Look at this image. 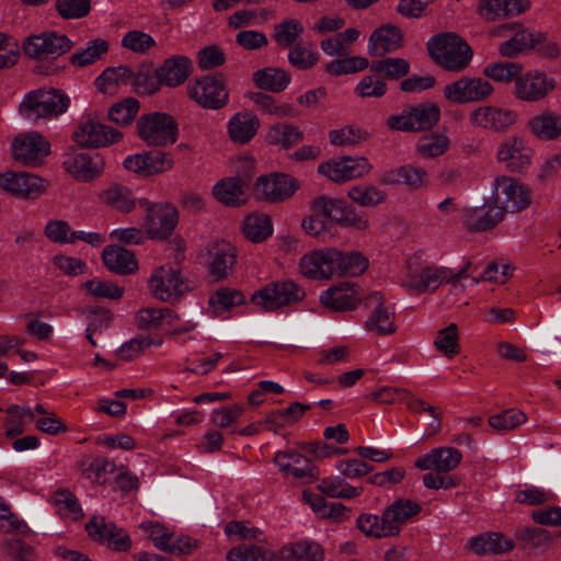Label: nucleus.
<instances>
[{
    "label": "nucleus",
    "instance_id": "nucleus-28",
    "mask_svg": "<svg viewBox=\"0 0 561 561\" xmlns=\"http://www.w3.org/2000/svg\"><path fill=\"white\" fill-rule=\"evenodd\" d=\"M533 151L527 147L523 138L511 136L505 138L499 146L496 157L507 169L522 171L531 161Z\"/></svg>",
    "mask_w": 561,
    "mask_h": 561
},
{
    "label": "nucleus",
    "instance_id": "nucleus-56",
    "mask_svg": "<svg viewBox=\"0 0 561 561\" xmlns=\"http://www.w3.org/2000/svg\"><path fill=\"white\" fill-rule=\"evenodd\" d=\"M81 289L87 296L95 299L118 300L125 293L124 287L118 284L99 277L82 283Z\"/></svg>",
    "mask_w": 561,
    "mask_h": 561
},
{
    "label": "nucleus",
    "instance_id": "nucleus-4",
    "mask_svg": "<svg viewBox=\"0 0 561 561\" xmlns=\"http://www.w3.org/2000/svg\"><path fill=\"white\" fill-rule=\"evenodd\" d=\"M427 49L436 65L451 72L463 71L473 58L470 45L454 32H445L431 37Z\"/></svg>",
    "mask_w": 561,
    "mask_h": 561
},
{
    "label": "nucleus",
    "instance_id": "nucleus-18",
    "mask_svg": "<svg viewBox=\"0 0 561 561\" xmlns=\"http://www.w3.org/2000/svg\"><path fill=\"white\" fill-rule=\"evenodd\" d=\"M186 92L193 102L207 110L222 108L229 101V90L225 81L215 76L190 81Z\"/></svg>",
    "mask_w": 561,
    "mask_h": 561
},
{
    "label": "nucleus",
    "instance_id": "nucleus-2",
    "mask_svg": "<svg viewBox=\"0 0 561 561\" xmlns=\"http://www.w3.org/2000/svg\"><path fill=\"white\" fill-rule=\"evenodd\" d=\"M466 267L455 272L444 265L432 264L423 252L410 255L399 285L410 295L434 294L443 284L456 283L463 277Z\"/></svg>",
    "mask_w": 561,
    "mask_h": 561
},
{
    "label": "nucleus",
    "instance_id": "nucleus-44",
    "mask_svg": "<svg viewBox=\"0 0 561 561\" xmlns=\"http://www.w3.org/2000/svg\"><path fill=\"white\" fill-rule=\"evenodd\" d=\"M131 77L133 71L127 66L108 67L96 77L94 84L100 93L115 95Z\"/></svg>",
    "mask_w": 561,
    "mask_h": 561
},
{
    "label": "nucleus",
    "instance_id": "nucleus-16",
    "mask_svg": "<svg viewBox=\"0 0 561 561\" xmlns=\"http://www.w3.org/2000/svg\"><path fill=\"white\" fill-rule=\"evenodd\" d=\"M365 307L368 314L365 320V329L376 335L387 336L397 331L396 310L385 294L379 290L367 293Z\"/></svg>",
    "mask_w": 561,
    "mask_h": 561
},
{
    "label": "nucleus",
    "instance_id": "nucleus-60",
    "mask_svg": "<svg viewBox=\"0 0 561 561\" xmlns=\"http://www.w3.org/2000/svg\"><path fill=\"white\" fill-rule=\"evenodd\" d=\"M50 503L54 505L56 512L65 519L76 520L81 516V506L69 490L61 489L53 493Z\"/></svg>",
    "mask_w": 561,
    "mask_h": 561
},
{
    "label": "nucleus",
    "instance_id": "nucleus-13",
    "mask_svg": "<svg viewBox=\"0 0 561 561\" xmlns=\"http://www.w3.org/2000/svg\"><path fill=\"white\" fill-rule=\"evenodd\" d=\"M557 88L556 78L545 70L531 68L522 70L516 78L513 95L526 103H537L545 100Z\"/></svg>",
    "mask_w": 561,
    "mask_h": 561
},
{
    "label": "nucleus",
    "instance_id": "nucleus-57",
    "mask_svg": "<svg viewBox=\"0 0 561 561\" xmlns=\"http://www.w3.org/2000/svg\"><path fill=\"white\" fill-rule=\"evenodd\" d=\"M489 425L500 434L515 431L527 422V415L518 409H507L489 417Z\"/></svg>",
    "mask_w": 561,
    "mask_h": 561
},
{
    "label": "nucleus",
    "instance_id": "nucleus-33",
    "mask_svg": "<svg viewBox=\"0 0 561 561\" xmlns=\"http://www.w3.org/2000/svg\"><path fill=\"white\" fill-rule=\"evenodd\" d=\"M274 465L283 477L305 478L312 474V462L300 453L287 449L279 450L274 456Z\"/></svg>",
    "mask_w": 561,
    "mask_h": 561
},
{
    "label": "nucleus",
    "instance_id": "nucleus-61",
    "mask_svg": "<svg viewBox=\"0 0 561 561\" xmlns=\"http://www.w3.org/2000/svg\"><path fill=\"white\" fill-rule=\"evenodd\" d=\"M121 45L124 49L134 54L147 55L157 46V42L144 31L130 30L123 35Z\"/></svg>",
    "mask_w": 561,
    "mask_h": 561
},
{
    "label": "nucleus",
    "instance_id": "nucleus-30",
    "mask_svg": "<svg viewBox=\"0 0 561 561\" xmlns=\"http://www.w3.org/2000/svg\"><path fill=\"white\" fill-rule=\"evenodd\" d=\"M157 69L163 85L176 88L183 84L191 76L193 64L187 56L174 55L167 58Z\"/></svg>",
    "mask_w": 561,
    "mask_h": 561
},
{
    "label": "nucleus",
    "instance_id": "nucleus-11",
    "mask_svg": "<svg viewBox=\"0 0 561 561\" xmlns=\"http://www.w3.org/2000/svg\"><path fill=\"white\" fill-rule=\"evenodd\" d=\"M73 141L82 148H105L119 144L124 134L95 116H83L72 134Z\"/></svg>",
    "mask_w": 561,
    "mask_h": 561
},
{
    "label": "nucleus",
    "instance_id": "nucleus-64",
    "mask_svg": "<svg viewBox=\"0 0 561 561\" xmlns=\"http://www.w3.org/2000/svg\"><path fill=\"white\" fill-rule=\"evenodd\" d=\"M388 87L382 77L376 73L364 76L355 85L354 93L362 99L382 98L387 93Z\"/></svg>",
    "mask_w": 561,
    "mask_h": 561
},
{
    "label": "nucleus",
    "instance_id": "nucleus-37",
    "mask_svg": "<svg viewBox=\"0 0 561 561\" xmlns=\"http://www.w3.org/2000/svg\"><path fill=\"white\" fill-rule=\"evenodd\" d=\"M105 267L118 275H130L138 271L139 265L135 254L124 248L107 245L102 252Z\"/></svg>",
    "mask_w": 561,
    "mask_h": 561
},
{
    "label": "nucleus",
    "instance_id": "nucleus-24",
    "mask_svg": "<svg viewBox=\"0 0 561 561\" xmlns=\"http://www.w3.org/2000/svg\"><path fill=\"white\" fill-rule=\"evenodd\" d=\"M62 168L77 182L90 183L105 171V160L100 153L69 150L65 153Z\"/></svg>",
    "mask_w": 561,
    "mask_h": 561
},
{
    "label": "nucleus",
    "instance_id": "nucleus-35",
    "mask_svg": "<svg viewBox=\"0 0 561 561\" xmlns=\"http://www.w3.org/2000/svg\"><path fill=\"white\" fill-rule=\"evenodd\" d=\"M381 182L385 184L401 183L413 191L424 188L428 183V172L416 164L407 163L398 167L396 171L383 174Z\"/></svg>",
    "mask_w": 561,
    "mask_h": 561
},
{
    "label": "nucleus",
    "instance_id": "nucleus-31",
    "mask_svg": "<svg viewBox=\"0 0 561 561\" xmlns=\"http://www.w3.org/2000/svg\"><path fill=\"white\" fill-rule=\"evenodd\" d=\"M403 35L401 30L392 24H385L373 32L369 37L367 50L373 56H383L402 46Z\"/></svg>",
    "mask_w": 561,
    "mask_h": 561
},
{
    "label": "nucleus",
    "instance_id": "nucleus-10",
    "mask_svg": "<svg viewBox=\"0 0 561 561\" xmlns=\"http://www.w3.org/2000/svg\"><path fill=\"white\" fill-rule=\"evenodd\" d=\"M493 84L484 78L461 76L443 88V98L453 105L479 103L493 95Z\"/></svg>",
    "mask_w": 561,
    "mask_h": 561
},
{
    "label": "nucleus",
    "instance_id": "nucleus-58",
    "mask_svg": "<svg viewBox=\"0 0 561 561\" xmlns=\"http://www.w3.org/2000/svg\"><path fill=\"white\" fill-rule=\"evenodd\" d=\"M227 561H276V552L263 546H238L226 554Z\"/></svg>",
    "mask_w": 561,
    "mask_h": 561
},
{
    "label": "nucleus",
    "instance_id": "nucleus-23",
    "mask_svg": "<svg viewBox=\"0 0 561 561\" xmlns=\"http://www.w3.org/2000/svg\"><path fill=\"white\" fill-rule=\"evenodd\" d=\"M73 43L65 34L56 32H44L30 35L23 43L24 54L38 60L56 59L69 51Z\"/></svg>",
    "mask_w": 561,
    "mask_h": 561
},
{
    "label": "nucleus",
    "instance_id": "nucleus-3",
    "mask_svg": "<svg viewBox=\"0 0 561 561\" xmlns=\"http://www.w3.org/2000/svg\"><path fill=\"white\" fill-rule=\"evenodd\" d=\"M147 288L153 299L173 305L193 291L194 287L179 264L167 262L151 271Z\"/></svg>",
    "mask_w": 561,
    "mask_h": 561
},
{
    "label": "nucleus",
    "instance_id": "nucleus-15",
    "mask_svg": "<svg viewBox=\"0 0 561 561\" xmlns=\"http://www.w3.org/2000/svg\"><path fill=\"white\" fill-rule=\"evenodd\" d=\"M492 34L508 37L499 46L500 54L507 58L528 53L543 41V32L531 31L517 23L503 24L494 28Z\"/></svg>",
    "mask_w": 561,
    "mask_h": 561
},
{
    "label": "nucleus",
    "instance_id": "nucleus-1",
    "mask_svg": "<svg viewBox=\"0 0 561 561\" xmlns=\"http://www.w3.org/2000/svg\"><path fill=\"white\" fill-rule=\"evenodd\" d=\"M368 266L369 260L363 253L333 247L310 251L300 257L298 264L300 274L312 280L360 276Z\"/></svg>",
    "mask_w": 561,
    "mask_h": 561
},
{
    "label": "nucleus",
    "instance_id": "nucleus-55",
    "mask_svg": "<svg viewBox=\"0 0 561 561\" xmlns=\"http://www.w3.org/2000/svg\"><path fill=\"white\" fill-rule=\"evenodd\" d=\"M450 140L446 133L435 131L422 137L415 145V152L424 159L443 156L449 148Z\"/></svg>",
    "mask_w": 561,
    "mask_h": 561
},
{
    "label": "nucleus",
    "instance_id": "nucleus-53",
    "mask_svg": "<svg viewBox=\"0 0 561 561\" xmlns=\"http://www.w3.org/2000/svg\"><path fill=\"white\" fill-rule=\"evenodd\" d=\"M356 527L368 538L381 539L393 537L391 527L388 526L383 513L381 515L371 513L359 514L356 518Z\"/></svg>",
    "mask_w": 561,
    "mask_h": 561
},
{
    "label": "nucleus",
    "instance_id": "nucleus-51",
    "mask_svg": "<svg viewBox=\"0 0 561 561\" xmlns=\"http://www.w3.org/2000/svg\"><path fill=\"white\" fill-rule=\"evenodd\" d=\"M248 98L265 115L277 118H288L297 115L290 103H277L274 98L262 92H251Z\"/></svg>",
    "mask_w": 561,
    "mask_h": 561
},
{
    "label": "nucleus",
    "instance_id": "nucleus-47",
    "mask_svg": "<svg viewBox=\"0 0 561 561\" xmlns=\"http://www.w3.org/2000/svg\"><path fill=\"white\" fill-rule=\"evenodd\" d=\"M318 490L332 499L352 500L363 494L362 485H352L343 476L323 478L317 485Z\"/></svg>",
    "mask_w": 561,
    "mask_h": 561
},
{
    "label": "nucleus",
    "instance_id": "nucleus-49",
    "mask_svg": "<svg viewBox=\"0 0 561 561\" xmlns=\"http://www.w3.org/2000/svg\"><path fill=\"white\" fill-rule=\"evenodd\" d=\"M330 219L334 220L342 227L352 228L357 231H365L370 227L369 217L343 199Z\"/></svg>",
    "mask_w": 561,
    "mask_h": 561
},
{
    "label": "nucleus",
    "instance_id": "nucleus-50",
    "mask_svg": "<svg viewBox=\"0 0 561 561\" xmlns=\"http://www.w3.org/2000/svg\"><path fill=\"white\" fill-rule=\"evenodd\" d=\"M140 111V102L127 96L114 104L107 110V119L118 127L130 126Z\"/></svg>",
    "mask_w": 561,
    "mask_h": 561
},
{
    "label": "nucleus",
    "instance_id": "nucleus-42",
    "mask_svg": "<svg viewBox=\"0 0 561 561\" xmlns=\"http://www.w3.org/2000/svg\"><path fill=\"white\" fill-rule=\"evenodd\" d=\"M245 295L236 289L224 287L214 291L208 298V310L214 317H222L231 309L244 305Z\"/></svg>",
    "mask_w": 561,
    "mask_h": 561
},
{
    "label": "nucleus",
    "instance_id": "nucleus-32",
    "mask_svg": "<svg viewBox=\"0 0 561 561\" xmlns=\"http://www.w3.org/2000/svg\"><path fill=\"white\" fill-rule=\"evenodd\" d=\"M322 547L312 540H296L282 546L276 552V561H323Z\"/></svg>",
    "mask_w": 561,
    "mask_h": 561
},
{
    "label": "nucleus",
    "instance_id": "nucleus-54",
    "mask_svg": "<svg viewBox=\"0 0 561 561\" xmlns=\"http://www.w3.org/2000/svg\"><path fill=\"white\" fill-rule=\"evenodd\" d=\"M523 70V66L515 61H493L482 69V75L488 81L500 84L516 82V78Z\"/></svg>",
    "mask_w": 561,
    "mask_h": 561
},
{
    "label": "nucleus",
    "instance_id": "nucleus-43",
    "mask_svg": "<svg viewBox=\"0 0 561 561\" xmlns=\"http://www.w3.org/2000/svg\"><path fill=\"white\" fill-rule=\"evenodd\" d=\"M252 81L260 90L279 93L290 84V76L277 67H265L252 73Z\"/></svg>",
    "mask_w": 561,
    "mask_h": 561
},
{
    "label": "nucleus",
    "instance_id": "nucleus-62",
    "mask_svg": "<svg viewBox=\"0 0 561 561\" xmlns=\"http://www.w3.org/2000/svg\"><path fill=\"white\" fill-rule=\"evenodd\" d=\"M5 434L8 437L20 435L25 425L34 421V412L30 405H12L8 409Z\"/></svg>",
    "mask_w": 561,
    "mask_h": 561
},
{
    "label": "nucleus",
    "instance_id": "nucleus-7",
    "mask_svg": "<svg viewBox=\"0 0 561 561\" xmlns=\"http://www.w3.org/2000/svg\"><path fill=\"white\" fill-rule=\"evenodd\" d=\"M504 216L519 214L529 208L533 203L531 188L524 182L510 176H495L489 187Z\"/></svg>",
    "mask_w": 561,
    "mask_h": 561
},
{
    "label": "nucleus",
    "instance_id": "nucleus-20",
    "mask_svg": "<svg viewBox=\"0 0 561 561\" xmlns=\"http://www.w3.org/2000/svg\"><path fill=\"white\" fill-rule=\"evenodd\" d=\"M366 297L367 293L360 284L342 280L321 291L319 300L330 310L350 312L365 304Z\"/></svg>",
    "mask_w": 561,
    "mask_h": 561
},
{
    "label": "nucleus",
    "instance_id": "nucleus-25",
    "mask_svg": "<svg viewBox=\"0 0 561 561\" xmlns=\"http://www.w3.org/2000/svg\"><path fill=\"white\" fill-rule=\"evenodd\" d=\"M462 219L468 230L486 231L504 221L505 216L489 192V194L483 197L481 205L466 207L462 210Z\"/></svg>",
    "mask_w": 561,
    "mask_h": 561
},
{
    "label": "nucleus",
    "instance_id": "nucleus-39",
    "mask_svg": "<svg viewBox=\"0 0 561 561\" xmlns=\"http://www.w3.org/2000/svg\"><path fill=\"white\" fill-rule=\"evenodd\" d=\"M240 229L244 238L253 243L267 240L274 231L271 217L267 214L256 211L243 217Z\"/></svg>",
    "mask_w": 561,
    "mask_h": 561
},
{
    "label": "nucleus",
    "instance_id": "nucleus-59",
    "mask_svg": "<svg viewBox=\"0 0 561 561\" xmlns=\"http://www.w3.org/2000/svg\"><path fill=\"white\" fill-rule=\"evenodd\" d=\"M435 348L446 358H454L460 353L459 332L456 324L439 330L433 342Z\"/></svg>",
    "mask_w": 561,
    "mask_h": 561
},
{
    "label": "nucleus",
    "instance_id": "nucleus-17",
    "mask_svg": "<svg viewBox=\"0 0 561 561\" xmlns=\"http://www.w3.org/2000/svg\"><path fill=\"white\" fill-rule=\"evenodd\" d=\"M139 528L158 550L170 554H191L197 548V540L190 536L175 535L159 522H144Z\"/></svg>",
    "mask_w": 561,
    "mask_h": 561
},
{
    "label": "nucleus",
    "instance_id": "nucleus-34",
    "mask_svg": "<svg viewBox=\"0 0 561 561\" xmlns=\"http://www.w3.org/2000/svg\"><path fill=\"white\" fill-rule=\"evenodd\" d=\"M211 195L227 207H239L247 202L245 184L238 176L225 178L213 185Z\"/></svg>",
    "mask_w": 561,
    "mask_h": 561
},
{
    "label": "nucleus",
    "instance_id": "nucleus-52",
    "mask_svg": "<svg viewBox=\"0 0 561 561\" xmlns=\"http://www.w3.org/2000/svg\"><path fill=\"white\" fill-rule=\"evenodd\" d=\"M346 196L362 207H376L387 202V193L373 184H356L351 186Z\"/></svg>",
    "mask_w": 561,
    "mask_h": 561
},
{
    "label": "nucleus",
    "instance_id": "nucleus-22",
    "mask_svg": "<svg viewBox=\"0 0 561 561\" xmlns=\"http://www.w3.org/2000/svg\"><path fill=\"white\" fill-rule=\"evenodd\" d=\"M47 182L41 176L24 172L4 170L0 172V192L19 199H35L43 195Z\"/></svg>",
    "mask_w": 561,
    "mask_h": 561
},
{
    "label": "nucleus",
    "instance_id": "nucleus-19",
    "mask_svg": "<svg viewBox=\"0 0 561 561\" xmlns=\"http://www.w3.org/2000/svg\"><path fill=\"white\" fill-rule=\"evenodd\" d=\"M516 111L495 104H481L468 113V123L474 129L504 133L516 124Z\"/></svg>",
    "mask_w": 561,
    "mask_h": 561
},
{
    "label": "nucleus",
    "instance_id": "nucleus-14",
    "mask_svg": "<svg viewBox=\"0 0 561 561\" xmlns=\"http://www.w3.org/2000/svg\"><path fill=\"white\" fill-rule=\"evenodd\" d=\"M10 152L18 163L36 168L41 167L51 152L50 142L37 131L16 135L10 146Z\"/></svg>",
    "mask_w": 561,
    "mask_h": 561
},
{
    "label": "nucleus",
    "instance_id": "nucleus-48",
    "mask_svg": "<svg viewBox=\"0 0 561 561\" xmlns=\"http://www.w3.org/2000/svg\"><path fill=\"white\" fill-rule=\"evenodd\" d=\"M99 198L104 205L121 213H130L136 206L131 191L121 184H112L104 188Z\"/></svg>",
    "mask_w": 561,
    "mask_h": 561
},
{
    "label": "nucleus",
    "instance_id": "nucleus-5",
    "mask_svg": "<svg viewBox=\"0 0 561 561\" xmlns=\"http://www.w3.org/2000/svg\"><path fill=\"white\" fill-rule=\"evenodd\" d=\"M135 133L145 146L163 148L178 141L179 124L170 113L153 111L138 117Z\"/></svg>",
    "mask_w": 561,
    "mask_h": 561
},
{
    "label": "nucleus",
    "instance_id": "nucleus-63",
    "mask_svg": "<svg viewBox=\"0 0 561 561\" xmlns=\"http://www.w3.org/2000/svg\"><path fill=\"white\" fill-rule=\"evenodd\" d=\"M108 50V43L103 38L91 41L83 49L75 53L70 61L75 66L84 67L102 59Z\"/></svg>",
    "mask_w": 561,
    "mask_h": 561
},
{
    "label": "nucleus",
    "instance_id": "nucleus-21",
    "mask_svg": "<svg viewBox=\"0 0 561 561\" xmlns=\"http://www.w3.org/2000/svg\"><path fill=\"white\" fill-rule=\"evenodd\" d=\"M300 188L299 181L287 173L273 172L259 176L253 185L255 196L267 203H282Z\"/></svg>",
    "mask_w": 561,
    "mask_h": 561
},
{
    "label": "nucleus",
    "instance_id": "nucleus-6",
    "mask_svg": "<svg viewBox=\"0 0 561 561\" xmlns=\"http://www.w3.org/2000/svg\"><path fill=\"white\" fill-rule=\"evenodd\" d=\"M70 104V99L55 89H36L27 92L19 105L20 116L35 123L64 114Z\"/></svg>",
    "mask_w": 561,
    "mask_h": 561
},
{
    "label": "nucleus",
    "instance_id": "nucleus-46",
    "mask_svg": "<svg viewBox=\"0 0 561 561\" xmlns=\"http://www.w3.org/2000/svg\"><path fill=\"white\" fill-rule=\"evenodd\" d=\"M236 264V248L227 241L214 244V255L209 263V272L216 279L228 276Z\"/></svg>",
    "mask_w": 561,
    "mask_h": 561
},
{
    "label": "nucleus",
    "instance_id": "nucleus-29",
    "mask_svg": "<svg viewBox=\"0 0 561 561\" xmlns=\"http://www.w3.org/2000/svg\"><path fill=\"white\" fill-rule=\"evenodd\" d=\"M261 127L260 118L252 111L234 113L227 123L229 139L237 145H247L257 135Z\"/></svg>",
    "mask_w": 561,
    "mask_h": 561
},
{
    "label": "nucleus",
    "instance_id": "nucleus-36",
    "mask_svg": "<svg viewBox=\"0 0 561 561\" xmlns=\"http://www.w3.org/2000/svg\"><path fill=\"white\" fill-rule=\"evenodd\" d=\"M527 127L539 140H556L561 137V114L550 110L541 111L528 121Z\"/></svg>",
    "mask_w": 561,
    "mask_h": 561
},
{
    "label": "nucleus",
    "instance_id": "nucleus-8",
    "mask_svg": "<svg viewBox=\"0 0 561 561\" xmlns=\"http://www.w3.org/2000/svg\"><path fill=\"white\" fill-rule=\"evenodd\" d=\"M306 293L302 287L290 279L277 280L254 291L251 304L260 311H276L304 300Z\"/></svg>",
    "mask_w": 561,
    "mask_h": 561
},
{
    "label": "nucleus",
    "instance_id": "nucleus-38",
    "mask_svg": "<svg viewBox=\"0 0 561 561\" xmlns=\"http://www.w3.org/2000/svg\"><path fill=\"white\" fill-rule=\"evenodd\" d=\"M467 548L473 554H501L514 548V540L501 533H486L471 538Z\"/></svg>",
    "mask_w": 561,
    "mask_h": 561
},
{
    "label": "nucleus",
    "instance_id": "nucleus-27",
    "mask_svg": "<svg viewBox=\"0 0 561 561\" xmlns=\"http://www.w3.org/2000/svg\"><path fill=\"white\" fill-rule=\"evenodd\" d=\"M88 535L95 541L107 543L116 551H127L131 547V540L127 533L103 517L94 516L85 526Z\"/></svg>",
    "mask_w": 561,
    "mask_h": 561
},
{
    "label": "nucleus",
    "instance_id": "nucleus-41",
    "mask_svg": "<svg viewBox=\"0 0 561 561\" xmlns=\"http://www.w3.org/2000/svg\"><path fill=\"white\" fill-rule=\"evenodd\" d=\"M421 506L410 500H398L383 510L385 518L388 526L391 527L392 536L396 537L400 534L401 527L411 517L417 515Z\"/></svg>",
    "mask_w": 561,
    "mask_h": 561
},
{
    "label": "nucleus",
    "instance_id": "nucleus-40",
    "mask_svg": "<svg viewBox=\"0 0 561 561\" xmlns=\"http://www.w3.org/2000/svg\"><path fill=\"white\" fill-rule=\"evenodd\" d=\"M304 138L302 130L290 123H275L265 133V141L270 146L288 150Z\"/></svg>",
    "mask_w": 561,
    "mask_h": 561
},
{
    "label": "nucleus",
    "instance_id": "nucleus-12",
    "mask_svg": "<svg viewBox=\"0 0 561 561\" xmlns=\"http://www.w3.org/2000/svg\"><path fill=\"white\" fill-rule=\"evenodd\" d=\"M139 205L144 208V230L150 239H167L179 224V211L170 203H151L140 198Z\"/></svg>",
    "mask_w": 561,
    "mask_h": 561
},
{
    "label": "nucleus",
    "instance_id": "nucleus-9",
    "mask_svg": "<svg viewBox=\"0 0 561 561\" xmlns=\"http://www.w3.org/2000/svg\"><path fill=\"white\" fill-rule=\"evenodd\" d=\"M440 115L442 113L438 105L434 103H422L390 115L386 121V125L393 131H426L438 124Z\"/></svg>",
    "mask_w": 561,
    "mask_h": 561
},
{
    "label": "nucleus",
    "instance_id": "nucleus-26",
    "mask_svg": "<svg viewBox=\"0 0 561 561\" xmlns=\"http://www.w3.org/2000/svg\"><path fill=\"white\" fill-rule=\"evenodd\" d=\"M462 454L451 446L435 447L415 459V468L423 471L448 473L459 467Z\"/></svg>",
    "mask_w": 561,
    "mask_h": 561
},
{
    "label": "nucleus",
    "instance_id": "nucleus-45",
    "mask_svg": "<svg viewBox=\"0 0 561 561\" xmlns=\"http://www.w3.org/2000/svg\"><path fill=\"white\" fill-rule=\"evenodd\" d=\"M370 133L358 125L347 124L329 130V142L336 148L356 147L370 138Z\"/></svg>",
    "mask_w": 561,
    "mask_h": 561
}]
</instances>
